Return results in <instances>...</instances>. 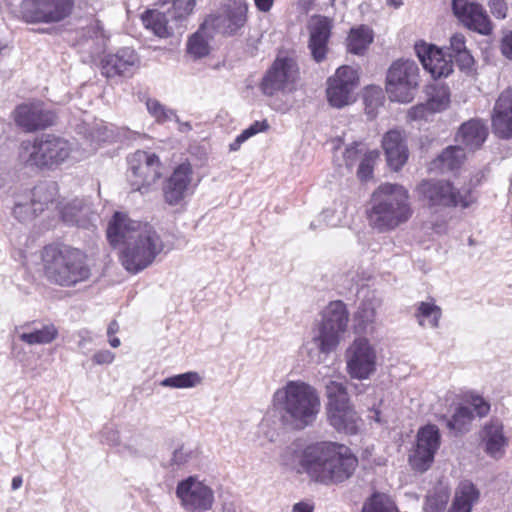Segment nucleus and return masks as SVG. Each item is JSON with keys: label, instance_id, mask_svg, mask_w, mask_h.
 Segmentation results:
<instances>
[{"label": "nucleus", "instance_id": "nucleus-1", "mask_svg": "<svg viewBox=\"0 0 512 512\" xmlns=\"http://www.w3.org/2000/svg\"><path fill=\"white\" fill-rule=\"evenodd\" d=\"M107 239L113 247L124 244L119 259L131 274H138L151 266L166 247L155 227L132 220L122 212H115L109 222Z\"/></svg>", "mask_w": 512, "mask_h": 512}, {"label": "nucleus", "instance_id": "nucleus-2", "mask_svg": "<svg viewBox=\"0 0 512 512\" xmlns=\"http://www.w3.org/2000/svg\"><path fill=\"white\" fill-rule=\"evenodd\" d=\"M298 465L312 481L331 485L349 479L358 466V459L344 444L321 441L301 451Z\"/></svg>", "mask_w": 512, "mask_h": 512}, {"label": "nucleus", "instance_id": "nucleus-3", "mask_svg": "<svg viewBox=\"0 0 512 512\" xmlns=\"http://www.w3.org/2000/svg\"><path fill=\"white\" fill-rule=\"evenodd\" d=\"M413 215L408 190L396 183H383L371 195L366 211L369 225L378 232H389L405 224Z\"/></svg>", "mask_w": 512, "mask_h": 512}, {"label": "nucleus", "instance_id": "nucleus-4", "mask_svg": "<svg viewBox=\"0 0 512 512\" xmlns=\"http://www.w3.org/2000/svg\"><path fill=\"white\" fill-rule=\"evenodd\" d=\"M43 273L51 284L71 288L91 276L87 254L65 244H49L41 254Z\"/></svg>", "mask_w": 512, "mask_h": 512}, {"label": "nucleus", "instance_id": "nucleus-5", "mask_svg": "<svg viewBox=\"0 0 512 512\" xmlns=\"http://www.w3.org/2000/svg\"><path fill=\"white\" fill-rule=\"evenodd\" d=\"M272 403L283 423H291L300 429L311 425L320 410L317 390L301 380H290L277 389Z\"/></svg>", "mask_w": 512, "mask_h": 512}, {"label": "nucleus", "instance_id": "nucleus-6", "mask_svg": "<svg viewBox=\"0 0 512 512\" xmlns=\"http://www.w3.org/2000/svg\"><path fill=\"white\" fill-rule=\"evenodd\" d=\"M73 142L51 134L42 135L33 142L23 141L19 159L27 166L54 169L69 159L74 151Z\"/></svg>", "mask_w": 512, "mask_h": 512}, {"label": "nucleus", "instance_id": "nucleus-7", "mask_svg": "<svg viewBox=\"0 0 512 512\" xmlns=\"http://www.w3.org/2000/svg\"><path fill=\"white\" fill-rule=\"evenodd\" d=\"M416 193L431 213H439L447 208L458 206L466 209L476 201L470 188L456 189L446 180H423L417 185Z\"/></svg>", "mask_w": 512, "mask_h": 512}, {"label": "nucleus", "instance_id": "nucleus-8", "mask_svg": "<svg viewBox=\"0 0 512 512\" xmlns=\"http://www.w3.org/2000/svg\"><path fill=\"white\" fill-rule=\"evenodd\" d=\"M347 324L346 305L340 300L330 302L322 313L321 321L314 329L312 343L321 354H330L337 349Z\"/></svg>", "mask_w": 512, "mask_h": 512}, {"label": "nucleus", "instance_id": "nucleus-9", "mask_svg": "<svg viewBox=\"0 0 512 512\" xmlns=\"http://www.w3.org/2000/svg\"><path fill=\"white\" fill-rule=\"evenodd\" d=\"M127 162V180L132 191L146 194L162 176V163L155 153L137 150Z\"/></svg>", "mask_w": 512, "mask_h": 512}, {"label": "nucleus", "instance_id": "nucleus-10", "mask_svg": "<svg viewBox=\"0 0 512 512\" xmlns=\"http://www.w3.org/2000/svg\"><path fill=\"white\" fill-rule=\"evenodd\" d=\"M74 0H22L21 19L27 24H54L68 18Z\"/></svg>", "mask_w": 512, "mask_h": 512}, {"label": "nucleus", "instance_id": "nucleus-11", "mask_svg": "<svg viewBox=\"0 0 512 512\" xmlns=\"http://www.w3.org/2000/svg\"><path fill=\"white\" fill-rule=\"evenodd\" d=\"M419 68L413 60H397L387 73V90L390 98L400 103H408L414 97L418 86Z\"/></svg>", "mask_w": 512, "mask_h": 512}, {"label": "nucleus", "instance_id": "nucleus-12", "mask_svg": "<svg viewBox=\"0 0 512 512\" xmlns=\"http://www.w3.org/2000/svg\"><path fill=\"white\" fill-rule=\"evenodd\" d=\"M299 78L297 62L291 57H277L263 75L259 88L266 96L293 90Z\"/></svg>", "mask_w": 512, "mask_h": 512}, {"label": "nucleus", "instance_id": "nucleus-13", "mask_svg": "<svg viewBox=\"0 0 512 512\" xmlns=\"http://www.w3.org/2000/svg\"><path fill=\"white\" fill-rule=\"evenodd\" d=\"M441 444L439 428L434 424H427L419 428L415 444L409 454V464L418 472L427 471L434 462L435 454Z\"/></svg>", "mask_w": 512, "mask_h": 512}, {"label": "nucleus", "instance_id": "nucleus-14", "mask_svg": "<svg viewBox=\"0 0 512 512\" xmlns=\"http://www.w3.org/2000/svg\"><path fill=\"white\" fill-rule=\"evenodd\" d=\"M176 496L182 507L190 512L209 511L215 500L213 489L195 476H189L177 484Z\"/></svg>", "mask_w": 512, "mask_h": 512}, {"label": "nucleus", "instance_id": "nucleus-15", "mask_svg": "<svg viewBox=\"0 0 512 512\" xmlns=\"http://www.w3.org/2000/svg\"><path fill=\"white\" fill-rule=\"evenodd\" d=\"M56 192L55 183L41 182L32 191L25 192L24 195H15L14 216L21 220L36 216L53 202Z\"/></svg>", "mask_w": 512, "mask_h": 512}, {"label": "nucleus", "instance_id": "nucleus-16", "mask_svg": "<svg viewBox=\"0 0 512 512\" xmlns=\"http://www.w3.org/2000/svg\"><path fill=\"white\" fill-rule=\"evenodd\" d=\"M376 359V350L367 339H355L346 351L347 372L353 379H368L376 371Z\"/></svg>", "mask_w": 512, "mask_h": 512}, {"label": "nucleus", "instance_id": "nucleus-17", "mask_svg": "<svg viewBox=\"0 0 512 512\" xmlns=\"http://www.w3.org/2000/svg\"><path fill=\"white\" fill-rule=\"evenodd\" d=\"M357 71L350 66H342L327 81V99L331 106L342 108L352 101V94L358 85Z\"/></svg>", "mask_w": 512, "mask_h": 512}, {"label": "nucleus", "instance_id": "nucleus-18", "mask_svg": "<svg viewBox=\"0 0 512 512\" xmlns=\"http://www.w3.org/2000/svg\"><path fill=\"white\" fill-rule=\"evenodd\" d=\"M452 9L467 29L485 36L492 33V22L481 4L467 0H452Z\"/></svg>", "mask_w": 512, "mask_h": 512}, {"label": "nucleus", "instance_id": "nucleus-19", "mask_svg": "<svg viewBox=\"0 0 512 512\" xmlns=\"http://www.w3.org/2000/svg\"><path fill=\"white\" fill-rule=\"evenodd\" d=\"M139 56L129 47L105 54L100 61L101 74L106 78L131 77L139 66Z\"/></svg>", "mask_w": 512, "mask_h": 512}, {"label": "nucleus", "instance_id": "nucleus-20", "mask_svg": "<svg viewBox=\"0 0 512 512\" xmlns=\"http://www.w3.org/2000/svg\"><path fill=\"white\" fill-rule=\"evenodd\" d=\"M193 169L189 162L176 166L171 175L163 182L162 192L165 203L170 206L180 204L189 194Z\"/></svg>", "mask_w": 512, "mask_h": 512}, {"label": "nucleus", "instance_id": "nucleus-21", "mask_svg": "<svg viewBox=\"0 0 512 512\" xmlns=\"http://www.w3.org/2000/svg\"><path fill=\"white\" fill-rule=\"evenodd\" d=\"M14 120L17 126L26 132H34L51 126L54 114L45 110L41 102L25 103L15 109Z\"/></svg>", "mask_w": 512, "mask_h": 512}, {"label": "nucleus", "instance_id": "nucleus-22", "mask_svg": "<svg viewBox=\"0 0 512 512\" xmlns=\"http://www.w3.org/2000/svg\"><path fill=\"white\" fill-rule=\"evenodd\" d=\"M491 128L499 139H512V86L498 96L491 115Z\"/></svg>", "mask_w": 512, "mask_h": 512}, {"label": "nucleus", "instance_id": "nucleus-23", "mask_svg": "<svg viewBox=\"0 0 512 512\" xmlns=\"http://www.w3.org/2000/svg\"><path fill=\"white\" fill-rule=\"evenodd\" d=\"M415 51L425 70L433 78L447 77L453 71V60L442 49L424 42L415 45Z\"/></svg>", "mask_w": 512, "mask_h": 512}, {"label": "nucleus", "instance_id": "nucleus-24", "mask_svg": "<svg viewBox=\"0 0 512 512\" xmlns=\"http://www.w3.org/2000/svg\"><path fill=\"white\" fill-rule=\"evenodd\" d=\"M332 27V21L326 16L314 17L308 26V48L317 63L326 59Z\"/></svg>", "mask_w": 512, "mask_h": 512}, {"label": "nucleus", "instance_id": "nucleus-25", "mask_svg": "<svg viewBox=\"0 0 512 512\" xmlns=\"http://www.w3.org/2000/svg\"><path fill=\"white\" fill-rule=\"evenodd\" d=\"M248 4L246 0H233L222 15L210 20L226 36L236 35L247 23Z\"/></svg>", "mask_w": 512, "mask_h": 512}, {"label": "nucleus", "instance_id": "nucleus-26", "mask_svg": "<svg viewBox=\"0 0 512 512\" xmlns=\"http://www.w3.org/2000/svg\"><path fill=\"white\" fill-rule=\"evenodd\" d=\"M382 146L388 165L394 171L400 170L407 162L409 156L403 132L396 129L389 130L383 136Z\"/></svg>", "mask_w": 512, "mask_h": 512}, {"label": "nucleus", "instance_id": "nucleus-27", "mask_svg": "<svg viewBox=\"0 0 512 512\" xmlns=\"http://www.w3.org/2000/svg\"><path fill=\"white\" fill-rule=\"evenodd\" d=\"M99 441L111 447H119L118 451L123 455L139 456L142 454L144 441L141 433H135L127 443H120L119 431L113 424H106L98 434Z\"/></svg>", "mask_w": 512, "mask_h": 512}, {"label": "nucleus", "instance_id": "nucleus-28", "mask_svg": "<svg viewBox=\"0 0 512 512\" xmlns=\"http://www.w3.org/2000/svg\"><path fill=\"white\" fill-rule=\"evenodd\" d=\"M488 134L486 123L482 119L473 118L461 124L456 139L463 148L475 151L482 147Z\"/></svg>", "mask_w": 512, "mask_h": 512}, {"label": "nucleus", "instance_id": "nucleus-29", "mask_svg": "<svg viewBox=\"0 0 512 512\" xmlns=\"http://www.w3.org/2000/svg\"><path fill=\"white\" fill-rule=\"evenodd\" d=\"M330 425L338 432L355 435L359 432L362 420L352 404L327 410Z\"/></svg>", "mask_w": 512, "mask_h": 512}, {"label": "nucleus", "instance_id": "nucleus-30", "mask_svg": "<svg viewBox=\"0 0 512 512\" xmlns=\"http://www.w3.org/2000/svg\"><path fill=\"white\" fill-rule=\"evenodd\" d=\"M22 331L18 333L21 342L28 345L49 344L58 336V329L54 324H26L20 328Z\"/></svg>", "mask_w": 512, "mask_h": 512}, {"label": "nucleus", "instance_id": "nucleus-31", "mask_svg": "<svg viewBox=\"0 0 512 512\" xmlns=\"http://www.w3.org/2000/svg\"><path fill=\"white\" fill-rule=\"evenodd\" d=\"M483 442L485 451L493 458H500L508 440L504 436L503 424L498 419H491L483 428Z\"/></svg>", "mask_w": 512, "mask_h": 512}, {"label": "nucleus", "instance_id": "nucleus-32", "mask_svg": "<svg viewBox=\"0 0 512 512\" xmlns=\"http://www.w3.org/2000/svg\"><path fill=\"white\" fill-rule=\"evenodd\" d=\"M447 56L455 63L459 69L466 73L471 74L475 71V60L470 50L466 46V38L461 33H455L450 37Z\"/></svg>", "mask_w": 512, "mask_h": 512}, {"label": "nucleus", "instance_id": "nucleus-33", "mask_svg": "<svg viewBox=\"0 0 512 512\" xmlns=\"http://www.w3.org/2000/svg\"><path fill=\"white\" fill-rule=\"evenodd\" d=\"M141 19L145 28L151 30L160 38L171 36L176 28L167 11L146 10L142 14Z\"/></svg>", "mask_w": 512, "mask_h": 512}, {"label": "nucleus", "instance_id": "nucleus-34", "mask_svg": "<svg viewBox=\"0 0 512 512\" xmlns=\"http://www.w3.org/2000/svg\"><path fill=\"white\" fill-rule=\"evenodd\" d=\"M479 496V490L471 481H461L455 491V496L448 512H471Z\"/></svg>", "mask_w": 512, "mask_h": 512}, {"label": "nucleus", "instance_id": "nucleus-35", "mask_svg": "<svg viewBox=\"0 0 512 512\" xmlns=\"http://www.w3.org/2000/svg\"><path fill=\"white\" fill-rule=\"evenodd\" d=\"M414 318L421 327L438 329L442 318V309L433 298L420 301L414 305Z\"/></svg>", "mask_w": 512, "mask_h": 512}, {"label": "nucleus", "instance_id": "nucleus-36", "mask_svg": "<svg viewBox=\"0 0 512 512\" xmlns=\"http://www.w3.org/2000/svg\"><path fill=\"white\" fill-rule=\"evenodd\" d=\"M209 26L210 20L206 19L187 41L186 51L193 59L206 57L210 53L212 34L208 31Z\"/></svg>", "mask_w": 512, "mask_h": 512}, {"label": "nucleus", "instance_id": "nucleus-37", "mask_svg": "<svg viewBox=\"0 0 512 512\" xmlns=\"http://www.w3.org/2000/svg\"><path fill=\"white\" fill-rule=\"evenodd\" d=\"M465 158L466 153L461 145L448 146L432 161V169H439L441 172H453L461 167Z\"/></svg>", "mask_w": 512, "mask_h": 512}, {"label": "nucleus", "instance_id": "nucleus-38", "mask_svg": "<svg viewBox=\"0 0 512 512\" xmlns=\"http://www.w3.org/2000/svg\"><path fill=\"white\" fill-rule=\"evenodd\" d=\"M58 209L63 222L81 226L82 217L87 214L89 207L83 199L75 198L65 203H59Z\"/></svg>", "mask_w": 512, "mask_h": 512}, {"label": "nucleus", "instance_id": "nucleus-39", "mask_svg": "<svg viewBox=\"0 0 512 512\" xmlns=\"http://www.w3.org/2000/svg\"><path fill=\"white\" fill-rule=\"evenodd\" d=\"M373 41V31L361 25L352 28L347 37V50L355 55H362Z\"/></svg>", "mask_w": 512, "mask_h": 512}, {"label": "nucleus", "instance_id": "nucleus-40", "mask_svg": "<svg viewBox=\"0 0 512 512\" xmlns=\"http://www.w3.org/2000/svg\"><path fill=\"white\" fill-rule=\"evenodd\" d=\"M361 512H400L395 501L386 493L374 492L363 503Z\"/></svg>", "mask_w": 512, "mask_h": 512}, {"label": "nucleus", "instance_id": "nucleus-41", "mask_svg": "<svg viewBox=\"0 0 512 512\" xmlns=\"http://www.w3.org/2000/svg\"><path fill=\"white\" fill-rule=\"evenodd\" d=\"M325 388L327 396L326 410H333L334 408L351 404L344 383L332 380L326 384Z\"/></svg>", "mask_w": 512, "mask_h": 512}, {"label": "nucleus", "instance_id": "nucleus-42", "mask_svg": "<svg viewBox=\"0 0 512 512\" xmlns=\"http://www.w3.org/2000/svg\"><path fill=\"white\" fill-rule=\"evenodd\" d=\"M446 419L447 428L456 433H463L469 430V426L474 419L472 409L467 406H458L451 416V418L443 417Z\"/></svg>", "mask_w": 512, "mask_h": 512}, {"label": "nucleus", "instance_id": "nucleus-43", "mask_svg": "<svg viewBox=\"0 0 512 512\" xmlns=\"http://www.w3.org/2000/svg\"><path fill=\"white\" fill-rule=\"evenodd\" d=\"M450 498V491L447 487L438 485L426 496L424 512H444Z\"/></svg>", "mask_w": 512, "mask_h": 512}, {"label": "nucleus", "instance_id": "nucleus-44", "mask_svg": "<svg viewBox=\"0 0 512 512\" xmlns=\"http://www.w3.org/2000/svg\"><path fill=\"white\" fill-rule=\"evenodd\" d=\"M432 112L439 113L450 105V90L447 85L436 84L430 87L426 101Z\"/></svg>", "mask_w": 512, "mask_h": 512}, {"label": "nucleus", "instance_id": "nucleus-45", "mask_svg": "<svg viewBox=\"0 0 512 512\" xmlns=\"http://www.w3.org/2000/svg\"><path fill=\"white\" fill-rule=\"evenodd\" d=\"M164 3H171L167 9L168 15L174 22L175 27H180L182 22L193 12L195 0H165Z\"/></svg>", "mask_w": 512, "mask_h": 512}, {"label": "nucleus", "instance_id": "nucleus-46", "mask_svg": "<svg viewBox=\"0 0 512 512\" xmlns=\"http://www.w3.org/2000/svg\"><path fill=\"white\" fill-rule=\"evenodd\" d=\"M202 381L201 376L196 371H188L185 373L166 377L160 382L163 387L184 389L192 388L200 384Z\"/></svg>", "mask_w": 512, "mask_h": 512}, {"label": "nucleus", "instance_id": "nucleus-47", "mask_svg": "<svg viewBox=\"0 0 512 512\" xmlns=\"http://www.w3.org/2000/svg\"><path fill=\"white\" fill-rule=\"evenodd\" d=\"M376 317V308L371 300L363 301L354 316L355 328L358 331H365L367 327L374 323Z\"/></svg>", "mask_w": 512, "mask_h": 512}, {"label": "nucleus", "instance_id": "nucleus-48", "mask_svg": "<svg viewBox=\"0 0 512 512\" xmlns=\"http://www.w3.org/2000/svg\"><path fill=\"white\" fill-rule=\"evenodd\" d=\"M199 453L200 452L198 448L180 445L172 452V456L169 461V466H171L172 468L184 467L187 464L197 460L199 457Z\"/></svg>", "mask_w": 512, "mask_h": 512}, {"label": "nucleus", "instance_id": "nucleus-49", "mask_svg": "<svg viewBox=\"0 0 512 512\" xmlns=\"http://www.w3.org/2000/svg\"><path fill=\"white\" fill-rule=\"evenodd\" d=\"M146 108L149 114L159 124H163L172 118H174L176 122H179V117L177 116L176 111L166 107L156 99H148L146 101Z\"/></svg>", "mask_w": 512, "mask_h": 512}, {"label": "nucleus", "instance_id": "nucleus-50", "mask_svg": "<svg viewBox=\"0 0 512 512\" xmlns=\"http://www.w3.org/2000/svg\"><path fill=\"white\" fill-rule=\"evenodd\" d=\"M366 113L374 117L378 107L384 103L383 91L380 87H367L363 94Z\"/></svg>", "mask_w": 512, "mask_h": 512}, {"label": "nucleus", "instance_id": "nucleus-51", "mask_svg": "<svg viewBox=\"0 0 512 512\" xmlns=\"http://www.w3.org/2000/svg\"><path fill=\"white\" fill-rule=\"evenodd\" d=\"M378 156L379 152L377 150H370L364 153L357 170V176L361 181H367L372 178L374 162Z\"/></svg>", "mask_w": 512, "mask_h": 512}, {"label": "nucleus", "instance_id": "nucleus-52", "mask_svg": "<svg viewBox=\"0 0 512 512\" xmlns=\"http://www.w3.org/2000/svg\"><path fill=\"white\" fill-rule=\"evenodd\" d=\"M365 144L362 141H354L349 144L344 151L343 158L346 166L352 167L359 159L360 155L364 153Z\"/></svg>", "mask_w": 512, "mask_h": 512}, {"label": "nucleus", "instance_id": "nucleus-53", "mask_svg": "<svg viewBox=\"0 0 512 512\" xmlns=\"http://www.w3.org/2000/svg\"><path fill=\"white\" fill-rule=\"evenodd\" d=\"M434 114L427 102L411 107L408 111V118L412 121L428 120Z\"/></svg>", "mask_w": 512, "mask_h": 512}, {"label": "nucleus", "instance_id": "nucleus-54", "mask_svg": "<svg viewBox=\"0 0 512 512\" xmlns=\"http://www.w3.org/2000/svg\"><path fill=\"white\" fill-rule=\"evenodd\" d=\"M488 7L495 18L505 19L507 17L508 6L505 0H488Z\"/></svg>", "mask_w": 512, "mask_h": 512}, {"label": "nucleus", "instance_id": "nucleus-55", "mask_svg": "<svg viewBox=\"0 0 512 512\" xmlns=\"http://www.w3.org/2000/svg\"><path fill=\"white\" fill-rule=\"evenodd\" d=\"M268 128H269V124H268L267 120L255 121L248 128L244 129L241 132V134H242V137L244 139H246V141H247L250 137H252L260 132H265L266 130H268Z\"/></svg>", "mask_w": 512, "mask_h": 512}, {"label": "nucleus", "instance_id": "nucleus-56", "mask_svg": "<svg viewBox=\"0 0 512 512\" xmlns=\"http://www.w3.org/2000/svg\"><path fill=\"white\" fill-rule=\"evenodd\" d=\"M471 405L473 406V414L479 417L486 416L490 411V404L481 396L472 397Z\"/></svg>", "mask_w": 512, "mask_h": 512}, {"label": "nucleus", "instance_id": "nucleus-57", "mask_svg": "<svg viewBox=\"0 0 512 512\" xmlns=\"http://www.w3.org/2000/svg\"><path fill=\"white\" fill-rule=\"evenodd\" d=\"M85 35L90 38L105 39L107 38L104 27L99 20H95L85 29Z\"/></svg>", "mask_w": 512, "mask_h": 512}, {"label": "nucleus", "instance_id": "nucleus-58", "mask_svg": "<svg viewBox=\"0 0 512 512\" xmlns=\"http://www.w3.org/2000/svg\"><path fill=\"white\" fill-rule=\"evenodd\" d=\"M114 359L115 354L110 350H100L92 356V361L97 365L111 364Z\"/></svg>", "mask_w": 512, "mask_h": 512}, {"label": "nucleus", "instance_id": "nucleus-59", "mask_svg": "<svg viewBox=\"0 0 512 512\" xmlns=\"http://www.w3.org/2000/svg\"><path fill=\"white\" fill-rule=\"evenodd\" d=\"M10 355L14 360L22 364H25L27 360V352L24 347L16 341L12 343Z\"/></svg>", "mask_w": 512, "mask_h": 512}, {"label": "nucleus", "instance_id": "nucleus-60", "mask_svg": "<svg viewBox=\"0 0 512 512\" xmlns=\"http://www.w3.org/2000/svg\"><path fill=\"white\" fill-rule=\"evenodd\" d=\"M500 50L505 58L512 61V30L502 38Z\"/></svg>", "mask_w": 512, "mask_h": 512}, {"label": "nucleus", "instance_id": "nucleus-61", "mask_svg": "<svg viewBox=\"0 0 512 512\" xmlns=\"http://www.w3.org/2000/svg\"><path fill=\"white\" fill-rule=\"evenodd\" d=\"M331 213L332 212L330 210L322 211V213L319 215V217L310 223L309 228L313 231H315L317 229H323L325 226L328 225V223H326V222H327L328 215Z\"/></svg>", "mask_w": 512, "mask_h": 512}, {"label": "nucleus", "instance_id": "nucleus-62", "mask_svg": "<svg viewBox=\"0 0 512 512\" xmlns=\"http://www.w3.org/2000/svg\"><path fill=\"white\" fill-rule=\"evenodd\" d=\"M256 8L261 12H269L273 6L274 0H253Z\"/></svg>", "mask_w": 512, "mask_h": 512}, {"label": "nucleus", "instance_id": "nucleus-63", "mask_svg": "<svg viewBox=\"0 0 512 512\" xmlns=\"http://www.w3.org/2000/svg\"><path fill=\"white\" fill-rule=\"evenodd\" d=\"M96 131L98 133V136H97L98 141H103V142L110 141V139L112 137V133H111V131H109L107 129V127L99 126Z\"/></svg>", "mask_w": 512, "mask_h": 512}, {"label": "nucleus", "instance_id": "nucleus-64", "mask_svg": "<svg viewBox=\"0 0 512 512\" xmlns=\"http://www.w3.org/2000/svg\"><path fill=\"white\" fill-rule=\"evenodd\" d=\"M313 506L306 502H299L293 506V512H313Z\"/></svg>", "mask_w": 512, "mask_h": 512}]
</instances>
